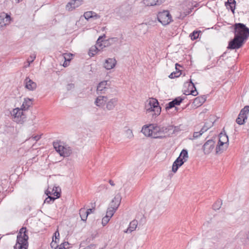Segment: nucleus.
<instances>
[{"label":"nucleus","instance_id":"obj_1","mask_svg":"<svg viewBox=\"0 0 249 249\" xmlns=\"http://www.w3.org/2000/svg\"><path fill=\"white\" fill-rule=\"evenodd\" d=\"M26 228L22 227L17 235V243L14 249H27L28 247V236Z\"/></svg>","mask_w":249,"mask_h":249},{"label":"nucleus","instance_id":"obj_2","mask_svg":"<svg viewBox=\"0 0 249 249\" xmlns=\"http://www.w3.org/2000/svg\"><path fill=\"white\" fill-rule=\"evenodd\" d=\"M235 36L246 40L249 36V28L243 23H237L233 25Z\"/></svg>","mask_w":249,"mask_h":249},{"label":"nucleus","instance_id":"obj_3","mask_svg":"<svg viewBox=\"0 0 249 249\" xmlns=\"http://www.w3.org/2000/svg\"><path fill=\"white\" fill-rule=\"evenodd\" d=\"M53 146L59 155L63 157H68L71 153V147L67 145H64L60 141L53 142Z\"/></svg>","mask_w":249,"mask_h":249},{"label":"nucleus","instance_id":"obj_4","mask_svg":"<svg viewBox=\"0 0 249 249\" xmlns=\"http://www.w3.org/2000/svg\"><path fill=\"white\" fill-rule=\"evenodd\" d=\"M21 108L17 107L10 112L13 120L18 124H22L26 119V115Z\"/></svg>","mask_w":249,"mask_h":249},{"label":"nucleus","instance_id":"obj_5","mask_svg":"<svg viewBox=\"0 0 249 249\" xmlns=\"http://www.w3.org/2000/svg\"><path fill=\"white\" fill-rule=\"evenodd\" d=\"M158 21L163 25L169 24L172 21V17L168 10L160 11L157 14Z\"/></svg>","mask_w":249,"mask_h":249},{"label":"nucleus","instance_id":"obj_6","mask_svg":"<svg viewBox=\"0 0 249 249\" xmlns=\"http://www.w3.org/2000/svg\"><path fill=\"white\" fill-rule=\"evenodd\" d=\"M228 142L229 139L228 136L226 134L221 133L219 134L218 145L216 147V152L217 153L220 151H223L224 149H226L228 147V144H227V143Z\"/></svg>","mask_w":249,"mask_h":249},{"label":"nucleus","instance_id":"obj_7","mask_svg":"<svg viewBox=\"0 0 249 249\" xmlns=\"http://www.w3.org/2000/svg\"><path fill=\"white\" fill-rule=\"evenodd\" d=\"M121 199L122 197L121 195L117 194L110 203L107 211H109L114 214L120 206Z\"/></svg>","mask_w":249,"mask_h":249},{"label":"nucleus","instance_id":"obj_8","mask_svg":"<svg viewBox=\"0 0 249 249\" xmlns=\"http://www.w3.org/2000/svg\"><path fill=\"white\" fill-rule=\"evenodd\" d=\"M245 41L238 36H234V38L229 41L228 48L231 50L239 49L243 45Z\"/></svg>","mask_w":249,"mask_h":249},{"label":"nucleus","instance_id":"obj_9","mask_svg":"<svg viewBox=\"0 0 249 249\" xmlns=\"http://www.w3.org/2000/svg\"><path fill=\"white\" fill-rule=\"evenodd\" d=\"M110 84L108 81H102L100 82L97 86L96 92L98 94H105L110 88Z\"/></svg>","mask_w":249,"mask_h":249},{"label":"nucleus","instance_id":"obj_10","mask_svg":"<svg viewBox=\"0 0 249 249\" xmlns=\"http://www.w3.org/2000/svg\"><path fill=\"white\" fill-rule=\"evenodd\" d=\"M214 142L213 140H208L203 146V150L205 154H210L214 147Z\"/></svg>","mask_w":249,"mask_h":249},{"label":"nucleus","instance_id":"obj_11","mask_svg":"<svg viewBox=\"0 0 249 249\" xmlns=\"http://www.w3.org/2000/svg\"><path fill=\"white\" fill-rule=\"evenodd\" d=\"M11 17L7 14L2 13L0 14V27L5 26L10 23Z\"/></svg>","mask_w":249,"mask_h":249},{"label":"nucleus","instance_id":"obj_12","mask_svg":"<svg viewBox=\"0 0 249 249\" xmlns=\"http://www.w3.org/2000/svg\"><path fill=\"white\" fill-rule=\"evenodd\" d=\"M82 3V0H71L67 4L66 8L69 11H71L75 8L79 7Z\"/></svg>","mask_w":249,"mask_h":249},{"label":"nucleus","instance_id":"obj_13","mask_svg":"<svg viewBox=\"0 0 249 249\" xmlns=\"http://www.w3.org/2000/svg\"><path fill=\"white\" fill-rule=\"evenodd\" d=\"M117 61L115 58H108L105 60L104 64V68L107 70H111L115 67Z\"/></svg>","mask_w":249,"mask_h":249},{"label":"nucleus","instance_id":"obj_14","mask_svg":"<svg viewBox=\"0 0 249 249\" xmlns=\"http://www.w3.org/2000/svg\"><path fill=\"white\" fill-rule=\"evenodd\" d=\"M25 87L29 90H34L36 88V84L30 79L29 77H26L24 80Z\"/></svg>","mask_w":249,"mask_h":249},{"label":"nucleus","instance_id":"obj_15","mask_svg":"<svg viewBox=\"0 0 249 249\" xmlns=\"http://www.w3.org/2000/svg\"><path fill=\"white\" fill-rule=\"evenodd\" d=\"M105 37H106L105 35H104L103 36H100L98 38V39L96 41V46H97V47L99 51L103 50V49L104 48L106 47L107 45V41L103 40V38H105Z\"/></svg>","mask_w":249,"mask_h":249},{"label":"nucleus","instance_id":"obj_16","mask_svg":"<svg viewBox=\"0 0 249 249\" xmlns=\"http://www.w3.org/2000/svg\"><path fill=\"white\" fill-rule=\"evenodd\" d=\"M107 100V96L100 95L96 98L94 103L96 106L98 107H102L105 105Z\"/></svg>","mask_w":249,"mask_h":249},{"label":"nucleus","instance_id":"obj_17","mask_svg":"<svg viewBox=\"0 0 249 249\" xmlns=\"http://www.w3.org/2000/svg\"><path fill=\"white\" fill-rule=\"evenodd\" d=\"M118 100L117 98H114L110 99L106 103V108L108 110H113L118 103Z\"/></svg>","mask_w":249,"mask_h":249},{"label":"nucleus","instance_id":"obj_18","mask_svg":"<svg viewBox=\"0 0 249 249\" xmlns=\"http://www.w3.org/2000/svg\"><path fill=\"white\" fill-rule=\"evenodd\" d=\"M152 127L153 124H150L148 125H144L143 126L141 131L145 136L147 137H151V134H152Z\"/></svg>","mask_w":249,"mask_h":249},{"label":"nucleus","instance_id":"obj_19","mask_svg":"<svg viewBox=\"0 0 249 249\" xmlns=\"http://www.w3.org/2000/svg\"><path fill=\"white\" fill-rule=\"evenodd\" d=\"M160 127L153 124V127H152V132L151 137L153 138H162V136H159V133L160 132Z\"/></svg>","mask_w":249,"mask_h":249},{"label":"nucleus","instance_id":"obj_20","mask_svg":"<svg viewBox=\"0 0 249 249\" xmlns=\"http://www.w3.org/2000/svg\"><path fill=\"white\" fill-rule=\"evenodd\" d=\"M165 0H143V2L146 6H150L160 5Z\"/></svg>","mask_w":249,"mask_h":249},{"label":"nucleus","instance_id":"obj_21","mask_svg":"<svg viewBox=\"0 0 249 249\" xmlns=\"http://www.w3.org/2000/svg\"><path fill=\"white\" fill-rule=\"evenodd\" d=\"M205 98L204 97H197L194 99L193 105L195 107H198L202 105L205 102Z\"/></svg>","mask_w":249,"mask_h":249},{"label":"nucleus","instance_id":"obj_22","mask_svg":"<svg viewBox=\"0 0 249 249\" xmlns=\"http://www.w3.org/2000/svg\"><path fill=\"white\" fill-rule=\"evenodd\" d=\"M186 162L184 161V160H179L178 159H176V160L174 162L173 165H172V171L174 173H176L178 168L180 167L181 165H182L184 163Z\"/></svg>","mask_w":249,"mask_h":249},{"label":"nucleus","instance_id":"obj_23","mask_svg":"<svg viewBox=\"0 0 249 249\" xmlns=\"http://www.w3.org/2000/svg\"><path fill=\"white\" fill-rule=\"evenodd\" d=\"M138 225V221L136 220H132L129 224L128 228L126 231H124V232H131L132 231L135 230Z\"/></svg>","mask_w":249,"mask_h":249},{"label":"nucleus","instance_id":"obj_24","mask_svg":"<svg viewBox=\"0 0 249 249\" xmlns=\"http://www.w3.org/2000/svg\"><path fill=\"white\" fill-rule=\"evenodd\" d=\"M114 214L109 211H107L106 215L104 217L102 220V224L103 226H106L109 222L110 218Z\"/></svg>","mask_w":249,"mask_h":249},{"label":"nucleus","instance_id":"obj_25","mask_svg":"<svg viewBox=\"0 0 249 249\" xmlns=\"http://www.w3.org/2000/svg\"><path fill=\"white\" fill-rule=\"evenodd\" d=\"M235 5V0H228V1L225 2V6L228 9H230L233 13H234Z\"/></svg>","mask_w":249,"mask_h":249},{"label":"nucleus","instance_id":"obj_26","mask_svg":"<svg viewBox=\"0 0 249 249\" xmlns=\"http://www.w3.org/2000/svg\"><path fill=\"white\" fill-rule=\"evenodd\" d=\"M32 105V100L29 98H25L20 108L23 110H27Z\"/></svg>","mask_w":249,"mask_h":249},{"label":"nucleus","instance_id":"obj_27","mask_svg":"<svg viewBox=\"0 0 249 249\" xmlns=\"http://www.w3.org/2000/svg\"><path fill=\"white\" fill-rule=\"evenodd\" d=\"M188 159V151L186 149H183L180 153L179 157L177 159L186 161Z\"/></svg>","mask_w":249,"mask_h":249},{"label":"nucleus","instance_id":"obj_28","mask_svg":"<svg viewBox=\"0 0 249 249\" xmlns=\"http://www.w3.org/2000/svg\"><path fill=\"white\" fill-rule=\"evenodd\" d=\"M79 215L81 220L83 221H86L89 215V213L87 212L85 208H82L79 210Z\"/></svg>","mask_w":249,"mask_h":249},{"label":"nucleus","instance_id":"obj_29","mask_svg":"<svg viewBox=\"0 0 249 249\" xmlns=\"http://www.w3.org/2000/svg\"><path fill=\"white\" fill-rule=\"evenodd\" d=\"M59 233L57 229V231L54 233L53 236V241L50 244L52 248L54 247L56 244H57V240H59Z\"/></svg>","mask_w":249,"mask_h":249},{"label":"nucleus","instance_id":"obj_30","mask_svg":"<svg viewBox=\"0 0 249 249\" xmlns=\"http://www.w3.org/2000/svg\"><path fill=\"white\" fill-rule=\"evenodd\" d=\"M146 111L148 112H154V113L153 114L156 116L159 115L160 114L161 112V107L160 106L156 107L155 108L149 107L147 108Z\"/></svg>","mask_w":249,"mask_h":249},{"label":"nucleus","instance_id":"obj_31","mask_svg":"<svg viewBox=\"0 0 249 249\" xmlns=\"http://www.w3.org/2000/svg\"><path fill=\"white\" fill-rule=\"evenodd\" d=\"M180 66L179 65H178V64H176V71H174L173 72H172L169 76V77L170 78H174L175 77H178L180 76L181 73L180 72V71L177 68V66Z\"/></svg>","mask_w":249,"mask_h":249},{"label":"nucleus","instance_id":"obj_32","mask_svg":"<svg viewBox=\"0 0 249 249\" xmlns=\"http://www.w3.org/2000/svg\"><path fill=\"white\" fill-rule=\"evenodd\" d=\"M98 51H99L95 45L90 48L89 52V54L90 56H93Z\"/></svg>","mask_w":249,"mask_h":249},{"label":"nucleus","instance_id":"obj_33","mask_svg":"<svg viewBox=\"0 0 249 249\" xmlns=\"http://www.w3.org/2000/svg\"><path fill=\"white\" fill-rule=\"evenodd\" d=\"M249 112V106H246L243 109H241L240 113L241 114V115L244 116L245 119H247L248 116L247 114H248Z\"/></svg>","mask_w":249,"mask_h":249},{"label":"nucleus","instance_id":"obj_34","mask_svg":"<svg viewBox=\"0 0 249 249\" xmlns=\"http://www.w3.org/2000/svg\"><path fill=\"white\" fill-rule=\"evenodd\" d=\"M69 244L67 242L61 243L59 246L56 245L53 247L54 249H65L69 248Z\"/></svg>","mask_w":249,"mask_h":249},{"label":"nucleus","instance_id":"obj_35","mask_svg":"<svg viewBox=\"0 0 249 249\" xmlns=\"http://www.w3.org/2000/svg\"><path fill=\"white\" fill-rule=\"evenodd\" d=\"M247 119L244 118V116L241 115V114L239 113L237 118L236 120V122L240 125L243 124L245 122V120Z\"/></svg>","mask_w":249,"mask_h":249},{"label":"nucleus","instance_id":"obj_36","mask_svg":"<svg viewBox=\"0 0 249 249\" xmlns=\"http://www.w3.org/2000/svg\"><path fill=\"white\" fill-rule=\"evenodd\" d=\"M125 137L128 139H132L134 137L132 130L127 128L124 132Z\"/></svg>","mask_w":249,"mask_h":249},{"label":"nucleus","instance_id":"obj_37","mask_svg":"<svg viewBox=\"0 0 249 249\" xmlns=\"http://www.w3.org/2000/svg\"><path fill=\"white\" fill-rule=\"evenodd\" d=\"M149 107L152 108H155L156 107H158L159 106V102L157 101V100L155 99H152L150 101L149 103Z\"/></svg>","mask_w":249,"mask_h":249},{"label":"nucleus","instance_id":"obj_38","mask_svg":"<svg viewBox=\"0 0 249 249\" xmlns=\"http://www.w3.org/2000/svg\"><path fill=\"white\" fill-rule=\"evenodd\" d=\"M189 81H190V83L191 84L192 86L193 87V88H195V89L194 90H193V89L191 90L190 93L189 94H191V95H192L193 96H196L198 94V92L197 91V90L196 89V87L195 86V85H194V83L192 82V79H190L189 80Z\"/></svg>","mask_w":249,"mask_h":249},{"label":"nucleus","instance_id":"obj_39","mask_svg":"<svg viewBox=\"0 0 249 249\" xmlns=\"http://www.w3.org/2000/svg\"><path fill=\"white\" fill-rule=\"evenodd\" d=\"M200 33V31H194L193 33H192L190 36L191 37V38L192 40H195L197 39L198 37L199 34Z\"/></svg>","mask_w":249,"mask_h":249},{"label":"nucleus","instance_id":"obj_40","mask_svg":"<svg viewBox=\"0 0 249 249\" xmlns=\"http://www.w3.org/2000/svg\"><path fill=\"white\" fill-rule=\"evenodd\" d=\"M208 124V122H206L205 124L203 126V127L200 130L202 132V134L204 133L205 131H206L209 128H210L213 125V123H212V122H210V124L209 126H207V128H206V124Z\"/></svg>","mask_w":249,"mask_h":249},{"label":"nucleus","instance_id":"obj_41","mask_svg":"<svg viewBox=\"0 0 249 249\" xmlns=\"http://www.w3.org/2000/svg\"><path fill=\"white\" fill-rule=\"evenodd\" d=\"M183 100V98L180 97H178L174 99L173 100V102L174 103L175 105H179L182 102Z\"/></svg>","mask_w":249,"mask_h":249},{"label":"nucleus","instance_id":"obj_42","mask_svg":"<svg viewBox=\"0 0 249 249\" xmlns=\"http://www.w3.org/2000/svg\"><path fill=\"white\" fill-rule=\"evenodd\" d=\"M63 56L66 61L70 62L72 56V54L70 53H65L63 54Z\"/></svg>","mask_w":249,"mask_h":249},{"label":"nucleus","instance_id":"obj_43","mask_svg":"<svg viewBox=\"0 0 249 249\" xmlns=\"http://www.w3.org/2000/svg\"><path fill=\"white\" fill-rule=\"evenodd\" d=\"M92 11H88L84 13V16L86 19L88 20L92 18Z\"/></svg>","mask_w":249,"mask_h":249},{"label":"nucleus","instance_id":"obj_44","mask_svg":"<svg viewBox=\"0 0 249 249\" xmlns=\"http://www.w3.org/2000/svg\"><path fill=\"white\" fill-rule=\"evenodd\" d=\"M222 204V202L221 201H216L213 205V209L215 210H218L221 207V205Z\"/></svg>","mask_w":249,"mask_h":249},{"label":"nucleus","instance_id":"obj_45","mask_svg":"<svg viewBox=\"0 0 249 249\" xmlns=\"http://www.w3.org/2000/svg\"><path fill=\"white\" fill-rule=\"evenodd\" d=\"M225 54H223L222 55H221L217 61V65H221L223 64V62L225 61L224 59Z\"/></svg>","mask_w":249,"mask_h":249},{"label":"nucleus","instance_id":"obj_46","mask_svg":"<svg viewBox=\"0 0 249 249\" xmlns=\"http://www.w3.org/2000/svg\"><path fill=\"white\" fill-rule=\"evenodd\" d=\"M55 199L56 198L54 197L49 196L44 200V203H50L51 202H53Z\"/></svg>","mask_w":249,"mask_h":249},{"label":"nucleus","instance_id":"obj_47","mask_svg":"<svg viewBox=\"0 0 249 249\" xmlns=\"http://www.w3.org/2000/svg\"><path fill=\"white\" fill-rule=\"evenodd\" d=\"M175 105L174 104V103L173 102V101L170 102L166 106V110H169L174 107H175Z\"/></svg>","mask_w":249,"mask_h":249},{"label":"nucleus","instance_id":"obj_48","mask_svg":"<svg viewBox=\"0 0 249 249\" xmlns=\"http://www.w3.org/2000/svg\"><path fill=\"white\" fill-rule=\"evenodd\" d=\"M36 55L34 53L30 55V60L29 59L28 60L29 65H30V63H32L34 61V60L36 58Z\"/></svg>","mask_w":249,"mask_h":249},{"label":"nucleus","instance_id":"obj_49","mask_svg":"<svg viewBox=\"0 0 249 249\" xmlns=\"http://www.w3.org/2000/svg\"><path fill=\"white\" fill-rule=\"evenodd\" d=\"M202 134V132L199 131L198 132H195L193 134V137L194 139H196Z\"/></svg>","mask_w":249,"mask_h":249},{"label":"nucleus","instance_id":"obj_50","mask_svg":"<svg viewBox=\"0 0 249 249\" xmlns=\"http://www.w3.org/2000/svg\"><path fill=\"white\" fill-rule=\"evenodd\" d=\"M167 129V128H164V127H160V132L159 133V135L162 136V138L165 137V135H164V130Z\"/></svg>","mask_w":249,"mask_h":249},{"label":"nucleus","instance_id":"obj_51","mask_svg":"<svg viewBox=\"0 0 249 249\" xmlns=\"http://www.w3.org/2000/svg\"><path fill=\"white\" fill-rule=\"evenodd\" d=\"M74 88V85L72 83L68 84L66 86V89L68 90H70Z\"/></svg>","mask_w":249,"mask_h":249},{"label":"nucleus","instance_id":"obj_52","mask_svg":"<svg viewBox=\"0 0 249 249\" xmlns=\"http://www.w3.org/2000/svg\"><path fill=\"white\" fill-rule=\"evenodd\" d=\"M58 188L55 187V190L53 189V191H54L53 194L56 196V198H59L60 196V194L57 191Z\"/></svg>","mask_w":249,"mask_h":249},{"label":"nucleus","instance_id":"obj_53","mask_svg":"<svg viewBox=\"0 0 249 249\" xmlns=\"http://www.w3.org/2000/svg\"><path fill=\"white\" fill-rule=\"evenodd\" d=\"M40 138H41L40 136L36 135L34 137H32V138H29V140H33L34 141L36 142V141H38L40 139Z\"/></svg>","mask_w":249,"mask_h":249},{"label":"nucleus","instance_id":"obj_54","mask_svg":"<svg viewBox=\"0 0 249 249\" xmlns=\"http://www.w3.org/2000/svg\"><path fill=\"white\" fill-rule=\"evenodd\" d=\"M92 13H93L92 18H94L95 19H97V18H100V16L99 15L97 14L94 12L92 11Z\"/></svg>","mask_w":249,"mask_h":249},{"label":"nucleus","instance_id":"obj_55","mask_svg":"<svg viewBox=\"0 0 249 249\" xmlns=\"http://www.w3.org/2000/svg\"><path fill=\"white\" fill-rule=\"evenodd\" d=\"M94 210H95V207H93L92 208H90V209H88L87 210H86V211H87V212H88L89 214L90 213H93Z\"/></svg>","mask_w":249,"mask_h":249},{"label":"nucleus","instance_id":"obj_56","mask_svg":"<svg viewBox=\"0 0 249 249\" xmlns=\"http://www.w3.org/2000/svg\"><path fill=\"white\" fill-rule=\"evenodd\" d=\"M96 247L95 245L94 244H91L86 248H85L84 249H94V248Z\"/></svg>","mask_w":249,"mask_h":249},{"label":"nucleus","instance_id":"obj_57","mask_svg":"<svg viewBox=\"0 0 249 249\" xmlns=\"http://www.w3.org/2000/svg\"><path fill=\"white\" fill-rule=\"evenodd\" d=\"M109 40H111L112 41H117L118 40V38L116 37H113L109 39Z\"/></svg>","mask_w":249,"mask_h":249},{"label":"nucleus","instance_id":"obj_58","mask_svg":"<svg viewBox=\"0 0 249 249\" xmlns=\"http://www.w3.org/2000/svg\"><path fill=\"white\" fill-rule=\"evenodd\" d=\"M109 183L112 186H114L115 185L114 182L112 180H109Z\"/></svg>","mask_w":249,"mask_h":249},{"label":"nucleus","instance_id":"obj_59","mask_svg":"<svg viewBox=\"0 0 249 249\" xmlns=\"http://www.w3.org/2000/svg\"><path fill=\"white\" fill-rule=\"evenodd\" d=\"M66 62L67 61H65V62L63 64V66L65 67H67L68 66V64H67Z\"/></svg>","mask_w":249,"mask_h":249},{"label":"nucleus","instance_id":"obj_60","mask_svg":"<svg viewBox=\"0 0 249 249\" xmlns=\"http://www.w3.org/2000/svg\"><path fill=\"white\" fill-rule=\"evenodd\" d=\"M210 124V123H209L208 122V124H206V126H209ZM206 127L207 128V127Z\"/></svg>","mask_w":249,"mask_h":249},{"label":"nucleus","instance_id":"obj_61","mask_svg":"<svg viewBox=\"0 0 249 249\" xmlns=\"http://www.w3.org/2000/svg\"><path fill=\"white\" fill-rule=\"evenodd\" d=\"M177 128V127H176V126H175V129H174V131H175V130H176V128Z\"/></svg>","mask_w":249,"mask_h":249}]
</instances>
